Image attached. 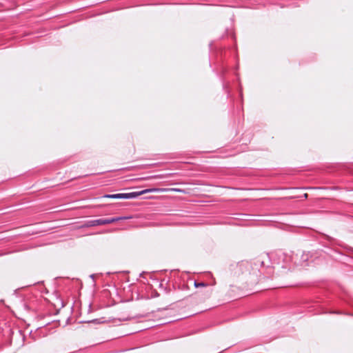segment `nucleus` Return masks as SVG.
<instances>
[{"instance_id":"obj_1","label":"nucleus","mask_w":353,"mask_h":353,"mask_svg":"<svg viewBox=\"0 0 353 353\" xmlns=\"http://www.w3.org/2000/svg\"><path fill=\"white\" fill-rule=\"evenodd\" d=\"M126 219H127V217H125V216L113 217V218H110V219H94V220L90 221L89 225L90 226L107 225V224H110V223H114L118 221Z\"/></svg>"},{"instance_id":"obj_2","label":"nucleus","mask_w":353,"mask_h":353,"mask_svg":"<svg viewBox=\"0 0 353 353\" xmlns=\"http://www.w3.org/2000/svg\"><path fill=\"white\" fill-rule=\"evenodd\" d=\"M163 190L160 189H155V188H150V189H145L141 192H129V193H124V199H134L137 196L148 193V192H154L158 191H162Z\"/></svg>"},{"instance_id":"obj_3","label":"nucleus","mask_w":353,"mask_h":353,"mask_svg":"<svg viewBox=\"0 0 353 353\" xmlns=\"http://www.w3.org/2000/svg\"><path fill=\"white\" fill-rule=\"evenodd\" d=\"M105 198H110V199H124V193H118V194H106L104 196Z\"/></svg>"},{"instance_id":"obj_4","label":"nucleus","mask_w":353,"mask_h":353,"mask_svg":"<svg viewBox=\"0 0 353 353\" xmlns=\"http://www.w3.org/2000/svg\"><path fill=\"white\" fill-rule=\"evenodd\" d=\"M160 190H163L162 191H158L157 192H164L168 191H172V192H183V190L179 189V188H159Z\"/></svg>"},{"instance_id":"obj_5","label":"nucleus","mask_w":353,"mask_h":353,"mask_svg":"<svg viewBox=\"0 0 353 353\" xmlns=\"http://www.w3.org/2000/svg\"><path fill=\"white\" fill-rule=\"evenodd\" d=\"M207 284L205 283H198L196 281L194 282V286L196 288H199V287H204V286H206Z\"/></svg>"},{"instance_id":"obj_6","label":"nucleus","mask_w":353,"mask_h":353,"mask_svg":"<svg viewBox=\"0 0 353 353\" xmlns=\"http://www.w3.org/2000/svg\"><path fill=\"white\" fill-rule=\"evenodd\" d=\"M152 178L158 179V178H161V176L160 175H156V176H152Z\"/></svg>"}]
</instances>
